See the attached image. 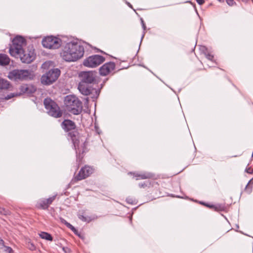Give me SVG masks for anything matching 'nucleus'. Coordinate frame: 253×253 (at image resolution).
<instances>
[{
  "label": "nucleus",
  "mask_w": 253,
  "mask_h": 253,
  "mask_svg": "<svg viewBox=\"0 0 253 253\" xmlns=\"http://www.w3.org/2000/svg\"><path fill=\"white\" fill-rule=\"evenodd\" d=\"M26 44L25 40L21 36H16L12 41L9 48V53L16 58H19L23 63H29L34 60L35 54L32 47L27 51L23 49Z\"/></svg>",
  "instance_id": "nucleus-1"
},
{
  "label": "nucleus",
  "mask_w": 253,
  "mask_h": 253,
  "mask_svg": "<svg viewBox=\"0 0 253 253\" xmlns=\"http://www.w3.org/2000/svg\"><path fill=\"white\" fill-rule=\"evenodd\" d=\"M84 53V45L77 42H71L63 47L60 56L66 61L75 62L82 58Z\"/></svg>",
  "instance_id": "nucleus-2"
},
{
  "label": "nucleus",
  "mask_w": 253,
  "mask_h": 253,
  "mask_svg": "<svg viewBox=\"0 0 253 253\" xmlns=\"http://www.w3.org/2000/svg\"><path fill=\"white\" fill-rule=\"evenodd\" d=\"M62 127L64 130L68 132V136L72 140L75 149L79 153L85 152V141L79 139L78 132L76 128L75 123L69 120H66L62 123Z\"/></svg>",
  "instance_id": "nucleus-3"
},
{
  "label": "nucleus",
  "mask_w": 253,
  "mask_h": 253,
  "mask_svg": "<svg viewBox=\"0 0 253 253\" xmlns=\"http://www.w3.org/2000/svg\"><path fill=\"white\" fill-rule=\"evenodd\" d=\"M64 104L66 110L74 115H78L82 111V103L75 96H67L64 99Z\"/></svg>",
  "instance_id": "nucleus-4"
},
{
  "label": "nucleus",
  "mask_w": 253,
  "mask_h": 253,
  "mask_svg": "<svg viewBox=\"0 0 253 253\" xmlns=\"http://www.w3.org/2000/svg\"><path fill=\"white\" fill-rule=\"evenodd\" d=\"M8 78L14 81L32 80L34 78L32 72L28 70H13L9 72Z\"/></svg>",
  "instance_id": "nucleus-5"
},
{
  "label": "nucleus",
  "mask_w": 253,
  "mask_h": 253,
  "mask_svg": "<svg viewBox=\"0 0 253 253\" xmlns=\"http://www.w3.org/2000/svg\"><path fill=\"white\" fill-rule=\"evenodd\" d=\"M44 105L48 114L54 118L61 117L62 113L56 103L51 99L47 98L44 100Z\"/></svg>",
  "instance_id": "nucleus-6"
},
{
  "label": "nucleus",
  "mask_w": 253,
  "mask_h": 253,
  "mask_svg": "<svg viewBox=\"0 0 253 253\" xmlns=\"http://www.w3.org/2000/svg\"><path fill=\"white\" fill-rule=\"evenodd\" d=\"M80 92L84 95H90L93 99H96L99 96L100 91L99 89L92 87L88 84L80 82L78 85Z\"/></svg>",
  "instance_id": "nucleus-7"
},
{
  "label": "nucleus",
  "mask_w": 253,
  "mask_h": 253,
  "mask_svg": "<svg viewBox=\"0 0 253 253\" xmlns=\"http://www.w3.org/2000/svg\"><path fill=\"white\" fill-rule=\"evenodd\" d=\"M60 75V71L57 68L50 70L41 78V82L44 85H49L55 82Z\"/></svg>",
  "instance_id": "nucleus-8"
},
{
  "label": "nucleus",
  "mask_w": 253,
  "mask_h": 253,
  "mask_svg": "<svg viewBox=\"0 0 253 253\" xmlns=\"http://www.w3.org/2000/svg\"><path fill=\"white\" fill-rule=\"evenodd\" d=\"M42 45L49 49H57L61 45V40L55 37L48 36L42 41Z\"/></svg>",
  "instance_id": "nucleus-9"
},
{
  "label": "nucleus",
  "mask_w": 253,
  "mask_h": 253,
  "mask_svg": "<svg viewBox=\"0 0 253 253\" xmlns=\"http://www.w3.org/2000/svg\"><path fill=\"white\" fill-rule=\"evenodd\" d=\"M104 61V58L99 55L89 56L84 61V65L88 67L94 68L99 66Z\"/></svg>",
  "instance_id": "nucleus-10"
},
{
  "label": "nucleus",
  "mask_w": 253,
  "mask_h": 253,
  "mask_svg": "<svg viewBox=\"0 0 253 253\" xmlns=\"http://www.w3.org/2000/svg\"><path fill=\"white\" fill-rule=\"evenodd\" d=\"M82 80L81 82L91 84L95 81L96 73L92 71L82 72L80 74Z\"/></svg>",
  "instance_id": "nucleus-11"
},
{
  "label": "nucleus",
  "mask_w": 253,
  "mask_h": 253,
  "mask_svg": "<svg viewBox=\"0 0 253 253\" xmlns=\"http://www.w3.org/2000/svg\"><path fill=\"white\" fill-rule=\"evenodd\" d=\"M93 171V169L91 167L85 166L81 169L78 174L75 177V179L77 180L84 179L92 174Z\"/></svg>",
  "instance_id": "nucleus-12"
},
{
  "label": "nucleus",
  "mask_w": 253,
  "mask_h": 253,
  "mask_svg": "<svg viewBox=\"0 0 253 253\" xmlns=\"http://www.w3.org/2000/svg\"><path fill=\"white\" fill-rule=\"evenodd\" d=\"M115 67V64L113 62H108L104 64L99 69V72L102 76H106L112 72Z\"/></svg>",
  "instance_id": "nucleus-13"
},
{
  "label": "nucleus",
  "mask_w": 253,
  "mask_h": 253,
  "mask_svg": "<svg viewBox=\"0 0 253 253\" xmlns=\"http://www.w3.org/2000/svg\"><path fill=\"white\" fill-rule=\"evenodd\" d=\"M20 90L23 93H32L35 90V88L31 85L23 84L20 86Z\"/></svg>",
  "instance_id": "nucleus-14"
},
{
  "label": "nucleus",
  "mask_w": 253,
  "mask_h": 253,
  "mask_svg": "<svg viewBox=\"0 0 253 253\" xmlns=\"http://www.w3.org/2000/svg\"><path fill=\"white\" fill-rule=\"evenodd\" d=\"M10 58L5 54H0V65L6 66L9 64Z\"/></svg>",
  "instance_id": "nucleus-15"
},
{
  "label": "nucleus",
  "mask_w": 253,
  "mask_h": 253,
  "mask_svg": "<svg viewBox=\"0 0 253 253\" xmlns=\"http://www.w3.org/2000/svg\"><path fill=\"white\" fill-rule=\"evenodd\" d=\"M10 85L9 82L8 81L0 79V91L9 88Z\"/></svg>",
  "instance_id": "nucleus-16"
},
{
  "label": "nucleus",
  "mask_w": 253,
  "mask_h": 253,
  "mask_svg": "<svg viewBox=\"0 0 253 253\" xmlns=\"http://www.w3.org/2000/svg\"><path fill=\"white\" fill-rule=\"evenodd\" d=\"M136 177V180L145 179L150 178L153 176L152 174L150 173H144L142 174L136 173L134 175Z\"/></svg>",
  "instance_id": "nucleus-17"
},
{
  "label": "nucleus",
  "mask_w": 253,
  "mask_h": 253,
  "mask_svg": "<svg viewBox=\"0 0 253 253\" xmlns=\"http://www.w3.org/2000/svg\"><path fill=\"white\" fill-rule=\"evenodd\" d=\"M48 205L46 203L45 199L40 200L37 204V207L43 210L47 209L48 207Z\"/></svg>",
  "instance_id": "nucleus-18"
},
{
  "label": "nucleus",
  "mask_w": 253,
  "mask_h": 253,
  "mask_svg": "<svg viewBox=\"0 0 253 253\" xmlns=\"http://www.w3.org/2000/svg\"><path fill=\"white\" fill-rule=\"evenodd\" d=\"M39 236L41 238L48 241H52L53 240L51 235L46 232H42L39 234Z\"/></svg>",
  "instance_id": "nucleus-19"
},
{
  "label": "nucleus",
  "mask_w": 253,
  "mask_h": 253,
  "mask_svg": "<svg viewBox=\"0 0 253 253\" xmlns=\"http://www.w3.org/2000/svg\"><path fill=\"white\" fill-rule=\"evenodd\" d=\"M60 220L61 222L66 225L68 228L70 229L74 233H76V232L77 231L76 228L73 226H72L70 223H68L66 220H65L64 218L62 217L60 218Z\"/></svg>",
  "instance_id": "nucleus-20"
},
{
  "label": "nucleus",
  "mask_w": 253,
  "mask_h": 253,
  "mask_svg": "<svg viewBox=\"0 0 253 253\" xmlns=\"http://www.w3.org/2000/svg\"><path fill=\"white\" fill-rule=\"evenodd\" d=\"M78 217L81 220H82L84 222H89L90 221H91L92 219H93V218H91L90 217L85 216L83 215H81V214H79Z\"/></svg>",
  "instance_id": "nucleus-21"
},
{
  "label": "nucleus",
  "mask_w": 253,
  "mask_h": 253,
  "mask_svg": "<svg viewBox=\"0 0 253 253\" xmlns=\"http://www.w3.org/2000/svg\"><path fill=\"white\" fill-rule=\"evenodd\" d=\"M201 50H205V55L206 57V58L209 59V60H211V61H212L213 59V56L211 55V54L209 53L208 52H207V49L203 46L202 47V49Z\"/></svg>",
  "instance_id": "nucleus-22"
},
{
  "label": "nucleus",
  "mask_w": 253,
  "mask_h": 253,
  "mask_svg": "<svg viewBox=\"0 0 253 253\" xmlns=\"http://www.w3.org/2000/svg\"><path fill=\"white\" fill-rule=\"evenodd\" d=\"M52 65V62L46 61L42 65V68L43 69H48L50 65Z\"/></svg>",
  "instance_id": "nucleus-23"
},
{
  "label": "nucleus",
  "mask_w": 253,
  "mask_h": 253,
  "mask_svg": "<svg viewBox=\"0 0 253 253\" xmlns=\"http://www.w3.org/2000/svg\"><path fill=\"white\" fill-rule=\"evenodd\" d=\"M56 196H53L51 197H50L47 199H45L46 201V203L48 205V206L52 203V202L55 200Z\"/></svg>",
  "instance_id": "nucleus-24"
},
{
  "label": "nucleus",
  "mask_w": 253,
  "mask_h": 253,
  "mask_svg": "<svg viewBox=\"0 0 253 253\" xmlns=\"http://www.w3.org/2000/svg\"><path fill=\"white\" fill-rule=\"evenodd\" d=\"M18 95V94L17 93H11L9 94H8L7 95H6L5 97V99L6 100H9L11 98H12V97H14V96H17Z\"/></svg>",
  "instance_id": "nucleus-25"
},
{
  "label": "nucleus",
  "mask_w": 253,
  "mask_h": 253,
  "mask_svg": "<svg viewBox=\"0 0 253 253\" xmlns=\"http://www.w3.org/2000/svg\"><path fill=\"white\" fill-rule=\"evenodd\" d=\"M0 213L4 215H6L8 214L9 211H6L4 209H1L0 208Z\"/></svg>",
  "instance_id": "nucleus-26"
},
{
  "label": "nucleus",
  "mask_w": 253,
  "mask_h": 253,
  "mask_svg": "<svg viewBox=\"0 0 253 253\" xmlns=\"http://www.w3.org/2000/svg\"><path fill=\"white\" fill-rule=\"evenodd\" d=\"M227 4L230 6H232L235 3L234 0H226Z\"/></svg>",
  "instance_id": "nucleus-27"
},
{
  "label": "nucleus",
  "mask_w": 253,
  "mask_h": 253,
  "mask_svg": "<svg viewBox=\"0 0 253 253\" xmlns=\"http://www.w3.org/2000/svg\"><path fill=\"white\" fill-rule=\"evenodd\" d=\"M5 251L8 253H11L12 252V249L10 248V247H5Z\"/></svg>",
  "instance_id": "nucleus-28"
},
{
  "label": "nucleus",
  "mask_w": 253,
  "mask_h": 253,
  "mask_svg": "<svg viewBox=\"0 0 253 253\" xmlns=\"http://www.w3.org/2000/svg\"><path fill=\"white\" fill-rule=\"evenodd\" d=\"M62 250L65 253H71L70 249L68 248L63 247Z\"/></svg>",
  "instance_id": "nucleus-29"
},
{
  "label": "nucleus",
  "mask_w": 253,
  "mask_h": 253,
  "mask_svg": "<svg viewBox=\"0 0 253 253\" xmlns=\"http://www.w3.org/2000/svg\"><path fill=\"white\" fill-rule=\"evenodd\" d=\"M4 244V241L0 238V248H2L5 247Z\"/></svg>",
  "instance_id": "nucleus-30"
},
{
  "label": "nucleus",
  "mask_w": 253,
  "mask_h": 253,
  "mask_svg": "<svg viewBox=\"0 0 253 253\" xmlns=\"http://www.w3.org/2000/svg\"><path fill=\"white\" fill-rule=\"evenodd\" d=\"M141 24H142V28H143L144 31H145L146 30V25H145V24L144 23V21L142 19H141Z\"/></svg>",
  "instance_id": "nucleus-31"
},
{
  "label": "nucleus",
  "mask_w": 253,
  "mask_h": 253,
  "mask_svg": "<svg viewBox=\"0 0 253 253\" xmlns=\"http://www.w3.org/2000/svg\"><path fill=\"white\" fill-rule=\"evenodd\" d=\"M253 179H251V180L249 181V182H248V183L247 185L246 186V190H247V191L249 190V185L250 184H253V183L252 182V180H253Z\"/></svg>",
  "instance_id": "nucleus-32"
},
{
  "label": "nucleus",
  "mask_w": 253,
  "mask_h": 253,
  "mask_svg": "<svg viewBox=\"0 0 253 253\" xmlns=\"http://www.w3.org/2000/svg\"><path fill=\"white\" fill-rule=\"evenodd\" d=\"M246 171L248 173H253V170L251 169L250 168L246 169Z\"/></svg>",
  "instance_id": "nucleus-33"
},
{
  "label": "nucleus",
  "mask_w": 253,
  "mask_h": 253,
  "mask_svg": "<svg viewBox=\"0 0 253 253\" xmlns=\"http://www.w3.org/2000/svg\"><path fill=\"white\" fill-rule=\"evenodd\" d=\"M196 1L200 5H202L205 2L204 0H196Z\"/></svg>",
  "instance_id": "nucleus-34"
},
{
  "label": "nucleus",
  "mask_w": 253,
  "mask_h": 253,
  "mask_svg": "<svg viewBox=\"0 0 253 253\" xmlns=\"http://www.w3.org/2000/svg\"><path fill=\"white\" fill-rule=\"evenodd\" d=\"M139 187L140 188H142V187H144L145 186H146V184L145 183H139Z\"/></svg>",
  "instance_id": "nucleus-35"
},
{
  "label": "nucleus",
  "mask_w": 253,
  "mask_h": 253,
  "mask_svg": "<svg viewBox=\"0 0 253 253\" xmlns=\"http://www.w3.org/2000/svg\"><path fill=\"white\" fill-rule=\"evenodd\" d=\"M127 4L129 7H132L131 4L129 3H127Z\"/></svg>",
  "instance_id": "nucleus-36"
},
{
  "label": "nucleus",
  "mask_w": 253,
  "mask_h": 253,
  "mask_svg": "<svg viewBox=\"0 0 253 253\" xmlns=\"http://www.w3.org/2000/svg\"><path fill=\"white\" fill-rule=\"evenodd\" d=\"M144 34H145V32L144 33V34H143V35H142V39L144 37Z\"/></svg>",
  "instance_id": "nucleus-37"
},
{
  "label": "nucleus",
  "mask_w": 253,
  "mask_h": 253,
  "mask_svg": "<svg viewBox=\"0 0 253 253\" xmlns=\"http://www.w3.org/2000/svg\"><path fill=\"white\" fill-rule=\"evenodd\" d=\"M252 191V189H251L249 191V193H250Z\"/></svg>",
  "instance_id": "nucleus-38"
},
{
  "label": "nucleus",
  "mask_w": 253,
  "mask_h": 253,
  "mask_svg": "<svg viewBox=\"0 0 253 253\" xmlns=\"http://www.w3.org/2000/svg\"><path fill=\"white\" fill-rule=\"evenodd\" d=\"M207 206L210 207H211V208L213 207V206H210L207 205Z\"/></svg>",
  "instance_id": "nucleus-39"
},
{
  "label": "nucleus",
  "mask_w": 253,
  "mask_h": 253,
  "mask_svg": "<svg viewBox=\"0 0 253 253\" xmlns=\"http://www.w3.org/2000/svg\"><path fill=\"white\" fill-rule=\"evenodd\" d=\"M127 202L129 203V201H128V199H127Z\"/></svg>",
  "instance_id": "nucleus-40"
},
{
  "label": "nucleus",
  "mask_w": 253,
  "mask_h": 253,
  "mask_svg": "<svg viewBox=\"0 0 253 253\" xmlns=\"http://www.w3.org/2000/svg\"><path fill=\"white\" fill-rule=\"evenodd\" d=\"M33 248H35V247L34 246H32Z\"/></svg>",
  "instance_id": "nucleus-41"
}]
</instances>
